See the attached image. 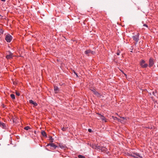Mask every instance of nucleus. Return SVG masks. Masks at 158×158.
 Returning <instances> with one entry per match:
<instances>
[{
    "instance_id": "f257e3e1",
    "label": "nucleus",
    "mask_w": 158,
    "mask_h": 158,
    "mask_svg": "<svg viewBox=\"0 0 158 158\" xmlns=\"http://www.w3.org/2000/svg\"><path fill=\"white\" fill-rule=\"evenodd\" d=\"M140 65L141 67L143 68H146L148 66V64L145 63V61L143 60H141L140 62Z\"/></svg>"
},
{
    "instance_id": "f03ea898",
    "label": "nucleus",
    "mask_w": 158,
    "mask_h": 158,
    "mask_svg": "<svg viewBox=\"0 0 158 158\" xmlns=\"http://www.w3.org/2000/svg\"><path fill=\"white\" fill-rule=\"evenodd\" d=\"M139 33H137V34L134 35H133L132 36V38H133V40L135 41V44H137L138 43V41L139 40Z\"/></svg>"
},
{
    "instance_id": "7ed1b4c3",
    "label": "nucleus",
    "mask_w": 158,
    "mask_h": 158,
    "mask_svg": "<svg viewBox=\"0 0 158 158\" xmlns=\"http://www.w3.org/2000/svg\"><path fill=\"white\" fill-rule=\"evenodd\" d=\"M13 37L10 34H7L5 37V39L7 42H10L12 40Z\"/></svg>"
},
{
    "instance_id": "20e7f679",
    "label": "nucleus",
    "mask_w": 158,
    "mask_h": 158,
    "mask_svg": "<svg viewBox=\"0 0 158 158\" xmlns=\"http://www.w3.org/2000/svg\"><path fill=\"white\" fill-rule=\"evenodd\" d=\"M154 64V60L153 58H150L149 60V64L148 66L151 68L153 66Z\"/></svg>"
},
{
    "instance_id": "39448f33",
    "label": "nucleus",
    "mask_w": 158,
    "mask_h": 158,
    "mask_svg": "<svg viewBox=\"0 0 158 158\" xmlns=\"http://www.w3.org/2000/svg\"><path fill=\"white\" fill-rule=\"evenodd\" d=\"M132 156L135 158H139V157L142 158V156L140 154L137 152L133 153V154L132 155Z\"/></svg>"
},
{
    "instance_id": "423d86ee",
    "label": "nucleus",
    "mask_w": 158,
    "mask_h": 158,
    "mask_svg": "<svg viewBox=\"0 0 158 158\" xmlns=\"http://www.w3.org/2000/svg\"><path fill=\"white\" fill-rule=\"evenodd\" d=\"M0 127L4 129H6L7 128V125L0 121Z\"/></svg>"
},
{
    "instance_id": "0eeeda50",
    "label": "nucleus",
    "mask_w": 158,
    "mask_h": 158,
    "mask_svg": "<svg viewBox=\"0 0 158 158\" xmlns=\"http://www.w3.org/2000/svg\"><path fill=\"white\" fill-rule=\"evenodd\" d=\"M13 54L10 51L8 52V54L6 56V58L7 59H10L12 58Z\"/></svg>"
},
{
    "instance_id": "6e6552de",
    "label": "nucleus",
    "mask_w": 158,
    "mask_h": 158,
    "mask_svg": "<svg viewBox=\"0 0 158 158\" xmlns=\"http://www.w3.org/2000/svg\"><path fill=\"white\" fill-rule=\"evenodd\" d=\"M29 102L30 104L33 105L34 107L38 105L37 103L36 102H34L32 100H30Z\"/></svg>"
},
{
    "instance_id": "1a4fd4ad",
    "label": "nucleus",
    "mask_w": 158,
    "mask_h": 158,
    "mask_svg": "<svg viewBox=\"0 0 158 158\" xmlns=\"http://www.w3.org/2000/svg\"><path fill=\"white\" fill-rule=\"evenodd\" d=\"M107 148H106L105 147H102L101 151L104 153L106 152L107 151Z\"/></svg>"
},
{
    "instance_id": "9d476101",
    "label": "nucleus",
    "mask_w": 158,
    "mask_h": 158,
    "mask_svg": "<svg viewBox=\"0 0 158 158\" xmlns=\"http://www.w3.org/2000/svg\"><path fill=\"white\" fill-rule=\"evenodd\" d=\"M91 50H86L85 52V53L88 56H89V54L90 53Z\"/></svg>"
},
{
    "instance_id": "9b49d317",
    "label": "nucleus",
    "mask_w": 158,
    "mask_h": 158,
    "mask_svg": "<svg viewBox=\"0 0 158 158\" xmlns=\"http://www.w3.org/2000/svg\"><path fill=\"white\" fill-rule=\"evenodd\" d=\"M54 90L56 93H57L59 91V89L58 87L57 86H54Z\"/></svg>"
},
{
    "instance_id": "f8f14e48",
    "label": "nucleus",
    "mask_w": 158,
    "mask_h": 158,
    "mask_svg": "<svg viewBox=\"0 0 158 158\" xmlns=\"http://www.w3.org/2000/svg\"><path fill=\"white\" fill-rule=\"evenodd\" d=\"M41 133L42 135L44 137H47L46 133L44 131H41Z\"/></svg>"
},
{
    "instance_id": "ddd939ff",
    "label": "nucleus",
    "mask_w": 158,
    "mask_h": 158,
    "mask_svg": "<svg viewBox=\"0 0 158 158\" xmlns=\"http://www.w3.org/2000/svg\"><path fill=\"white\" fill-rule=\"evenodd\" d=\"M50 146H51V147L54 148V149H56L57 147V146L55 145L54 143H51Z\"/></svg>"
},
{
    "instance_id": "4468645a",
    "label": "nucleus",
    "mask_w": 158,
    "mask_h": 158,
    "mask_svg": "<svg viewBox=\"0 0 158 158\" xmlns=\"http://www.w3.org/2000/svg\"><path fill=\"white\" fill-rule=\"evenodd\" d=\"M94 94L97 96V97L101 98V96H102V95L101 94L98 92H96V93Z\"/></svg>"
},
{
    "instance_id": "2eb2a0df",
    "label": "nucleus",
    "mask_w": 158,
    "mask_h": 158,
    "mask_svg": "<svg viewBox=\"0 0 158 158\" xmlns=\"http://www.w3.org/2000/svg\"><path fill=\"white\" fill-rule=\"evenodd\" d=\"M101 147H102L101 146H98V145H97L95 149H96L97 150L100 151L101 150Z\"/></svg>"
},
{
    "instance_id": "dca6fc26",
    "label": "nucleus",
    "mask_w": 158,
    "mask_h": 158,
    "mask_svg": "<svg viewBox=\"0 0 158 158\" xmlns=\"http://www.w3.org/2000/svg\"><path fill=\"white\" fill-rule=\"evenodd\" d=\"M113 118L114 120H117L118 122H121V120H120V119H119L116 117H114V116H113Z\"/></svg>"
},
{
    "instance_id": "f3484780",
    "label": "nucleus",
    "mask_w": 158,
    "mask_h": 158,
    "mask_svg": "<svg viewBox=\"0 0 158 158\" xmlns=\"http://www.w3.org/2000/svg\"><path fill=\"white\" fill-rule=\"evenodd\" d=\"M10 96L12 99H15V95L14 94H10Z\"/></svg>"
},
{
    "instance_id": "a211bd4d",
    "label": "nucleus",
    "mask_w": 158,
    "mask_h": 158,
    "mask_svg": "<svg viewBox=\"0 0 158 158\" xmlns=\"http://www.w3.org/2000/svg\"><path fill=\"white\" fill-rule=\"evenodd\" d=\"M101 119L102 120L104 121L105 122H106V118L103 116H102Z\"/></svg>"
},
{
    "instance_id": "6ab92c4d",
    "label": "nucleus",
    "mask_w": 158,
    "mask_h": 158,
    "mask_svg": "<svg viewBox=\"0 0 158 158\" xmlns=\"http://www.w3.org/2000/svg\"><path fill=\"white\" fill-rule=\"evenodd\" d=\"M30 129V127L28 126H26L24 128V129L26 130H28Z\"/></svg>"
},
{
    "instance_id": "aec40b11",
    "label": "nucleus",
    "mask_w": 158,
    "mask_h": 158,
    "mask_svg": "<svg viewBox=\"0 0 158 158\" xmlns=\"http://www.w3.org/2000/svg\"><path fill=\"white\" fill-rule=\"evenodd\" d=\"M78 157L79 158H85V157L84 156L81 155L78 156Z\"/></svg>"
},
{
    "instance_id": "412c9836",
    "label": "nucleus",
    "mask_w": 158,
    "mask_h": 158,
    "mask_svg": "<svg viewBox=\"0 0 158 158\" xmlns=\"http://www.w3.org/2000/svg\"><path fill=\"white\" fill-rule=\"evenodd\" d=\"M49 140H51V142H53L54 139L52 138V136H50Z\"/></svg>"
},
{
    "instance_id": "4be33fe9",
    "label": "nucleus",
    "mask_w": 158,
    "mask_h": 158,
    "mask_svg": "<svg viewBox=\"0 0 158 158\" xmlns=\"http://www.w3.org/2000/svg\"><path fill=\"white\" fill-rule=\"evenodd\" d=\"M60 148H65V146L63 145H62V144L60 145V144L59 145V146Z\"/></svg>"
},
{
    "instance_id": "5701e85b",
    "label": "nucleus",
    "mask_w": 158,
    "mask_h": 158,
    "mask_svg": "<svg viewBox=\"0 0 158 158\" xmlns=\"http://www.w3.org/2000/svg\"><path fill=\"white\" fill-rule=\"evenodd\" d=\"M96 145L94 144L93 145L92 147V148L94 149H95L96 148Z\"/></svg>"
},
{
    "instance_id": "b1692460",
    "label": "nucleus",
    "mask_w": 158,
    "mask_h": 158,
    "mask_svg": "<svg viewBox=\"0 0 158 158\" xmlns=\"http://www.w3.org/2000/svg\"><path fill=\"white\" fill-rule=\"evenodd\" d=\"M96 145L94 144L93 145L92 147V148L94 149H95L96 148Z\"/></svg>"
},
{
    "instance_id": "393cba45",
    "label": "nucleus",
    "mask_w": 158,
    "mask_h": 158,
    "mask_svg": "<svg viewBox=\"0 0 158 158\" xmlns=\"http://www.w3.org/2000/svg\"><path fill=\"white\" fill-rule=\"evenodd\" d=\"M4 31L2 29H1L0 30V33H1L2 34H3V33Z\"/></svg>"
},
{
    "instance_id": "a878e982",
    "label": "nucleus",
    "mask_w": 158,
    "mask_h": 158,
    "mask_svg": "<svg viewBox=\"0 0 158 158\" xmlns=\"http://www.w3.org/2000/svg\"><path fill=\"white\" fill-rule=\"evenodd\" d=\"M16 94L18 96H19L20 95V93L19 92H16Z\"/></svg>"
},
{
    "instance_id": "bb28decb",
    "label": "nucleus",
    "mask_w": 158,
    "mask_h": 158,
    "mask_svg": "<svg viewBox=\"0 0 158 158\" xmlns=\"http://www.w3.org/2000/svg\"><path fill=\"white\" fill-rule=\"evenodd\" d=\"M66 128L64 127H63V128H62V130L63 131H65L66 130Z\"/></svg>"
},
{
    "instance_id": "cd10ccee",
    "label": "nucleus",
    "mask_w": 158,
    "mask_h": 158,
    "mask_svg": "<svg viewBox=\"0 0 158 158\" xmlns=\"http://www.w3.org/2000/svg\"><path fill=\"white\" fill-rule=\"evenodd\" d=\"M90 53H91L92 54H94L95 53V52L94 51H91V50Z\"/></svg>"
},
{
    "instance_id": "c85d7f7f",
    "label": "nucleus",
    "mask_w": 158,
    "mask_h": 158,
    "mask_svg": "<svg viewBox=\"0 0 158 158\" xmlns=\"http://www.w3.org/2000/svg\"><path fill=\"white\" fill-rule=\"evenodd\" d=\"M90 147H92H92L93 145L94 144H91V143H88V144Z\"/></svg>"
},
{
    "instance_id": "c756f323",
    "label": "nucleus",
    "mask_w": 158,
    "mask_h": 158,
    "mask_svg": "<svg viewBox=\"0 0 158 158\" xmlns=\"http://www.w3.org/2000/svg\"><path fill=\"white\" fill-rule=\"evenodd\" d=\"M103 115H102V114H98V116L99 117L101 118H102V116H103Z\"/></svg>"
},
{
    "instance_id": "7c9ffc66",
    "label": "nucleus",
    "mask_w": 158,
    "mask_h": 158,
    "mask_svg": "<svg viewBox=\"0 0 158 158\" xmlns=\"http://www.w3.org/2000/svg\"><path fill=\"white\" fill-rule=\"evenodd\" d=\"M88 131L89 132H91L92 131V130L90 129H88Z\"/></svg>"
},
{
    "instance_id": "2f4dec72",
    "label": "nucleus",
    "mask_w": 158,
    "mask_h": 158,
    "mask_svg": "<svg viewBox=\"0 0 158 158\" xmlns=\"http://www.w3.org/2000/svg\"><path fill=\"white\" fill-rule=\"evenodd\" d=\"M156 92H154V91H153V92H152V94H153V95H154V96H156L155 94H156Z\"/></svg>"
},
{
    "instance_id": "473e14b6",
    "label": "nucleus",
    "mask_w": 158,
    "mask_h": 158,
    "mask_svg": "<svg viewBox=\"0 0 158 158\" xmlns=\"http://www.w3.org/2000/svg\"><path fill=\"white\" fill-rule=\"evenodd\" d=\"M143 26L146 27H148L147 25L146 24H143Z\"/></svg>"
},
{
    "instance_id": "72a5a7b5",
    "label": "nucleus",
    "mask_w": 158,
    "mask_h": 158,
    "mask_svg": "<svg viewBox=\"0 0 158 158\" xmlns=\"http://www.w3.org/2000/svg\"><path fill=\"white\" fill-rule=\"evenodd\" d=\"M91 90L93 92H94V91L95 90V89H91Z\"/></svg>"
},
{
    "instance_id": "f704fd0d",
    "label": "nucleus",
    "mask_w": 158,
    "mask_h": 158,
    "mask_svg": "<svg viewBox=\"0 0 158 158\" xmlns=\"http://www.w3.org/2000/svg\"><path fill=\"white\" fill-rule=\"evenodd\" d=\"M51 143H48V144L46 146H47H47H51Z\"/></svg>"
},
{
    "instance_id": "c9c22d12",
    "label": "nucleus",
    "mask_w": 158,
    "mask_h": 158,
    "mask_svg": "<svg viewBox=\"0 0 158 158\" xmlns=\"http://www.w3.org/2000/svg\"><path fill=\"white\" fill-rule=\"evenodd\" d=\"M120 118H122V119H125V118L124 117H120Z\"/></svg>"
},
{
    "instance_id": "e433bc0d",
    "label": "nucleus",
    "mask_w": 158,
    "mask_h": 158,
    "mask_svg": "<svg viewBox=\"0 0 158 158\" xmlns=\"http://www.w3.org/2000/svg\"><path fill=\"white\" fill-rule=\"evenodd\" d=\"M117 55H119V54H120V52H118L117 53H116Z\"/></svg>"
},
{
    "instance_id": "4c0bfd02",
    "label": "nucleus",
    "mask_w": 158,
    "mask_h": 158,
    "mask_svg": "<svg viewBox=\"0 0 158 158\" xmlns=\"http://www.w3.org/2000/svg\"><path fill=\"white\" fill-rule=\"evenodd\" d=\"M96 92L97 91L95 90L94 91V92H93V93L94 94L95 93H96Z\"/></svg>"
},
{
    "instance_id": "58836bf2",
    "label": "nucleus",
    "mask_w": 158,
    "mask_h": 158,
    "mask_svg": "<svg viewBox=\"0 0 158 158\" xmlns=\"http://www.w3.org/2000/svg\"><path fill=\"white\" fill-rule=\"evenodd\" d=\"M74 73L75 74V75L77 76V77H78L77 74L76 73L74 72Z\"/></svg>"
},
{
    "instance_id": "ea45409f",
    "label": "nucleus",
    "mask_w": 158,
    "mask_h": 158,
    "mask_svg": "<svg viewBox=\"0 0 158 158\" xmlns=\"http://www.w3.org/2000/svg\"><path fill=\"white\" fill-rule=\"evenodd\" d=\"M2 1L4 2L6 1V0H1Z\"/></svg>"
},
{
    "instance_id": "a19ab883",
    "label": "nucleus",
    "mask_w": 158,
    "mask_h": 158,
    "mask_svg": "<svg viewBox=\"0 0 158 158\" xmlns=\"http://www.w3.org/2000/svg\"><path fill=\"white\" fill-rule=\"evenodd\" d=\"M125 75V76H126V74H124Z\"/></svg>"
}]
</instances>
